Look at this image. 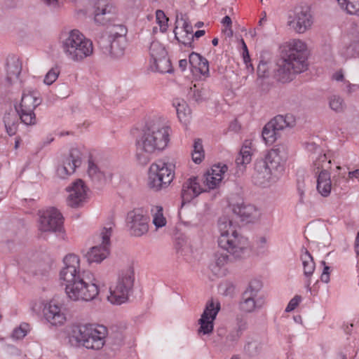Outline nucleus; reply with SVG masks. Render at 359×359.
<instances>
[{"instance_id": "obj_57", "label": "nucleus", "mask_w": 359, "mask_h": 359, "mask_svg": "<svg viewBox=\"0 0 359 359\" xmlns=\"http://www.w3.org/2000/svg\"><path fill=\"white\" fill-rule=\"evenodd\" d=\"M353 179H357L359 181V169L348 172V179H346V181H348V180Z\"/></svg>"}, {"instance_id": "obj_45", "label": "nucleus", "mask_w": 359, "mask_h": 359, "mask_svg": "<svg viewBox=\"0 0 359 359\" xmlns=\"http://www.w3.org/2000/svg\"><path fill=\"white\" fill-rule=\"evenodd\" d=\"M127 28L122 25H114L110 32L109 36L116 38H126Z\"/></svg>"}, {"instance_id": "obj_63", "label": "nucleus", "mask_w": 359, "mask_h": 359, "mask_svg": "<svg viewBox=\"0 0 359 359\" xmlns=\"http://www.w3.org/2000/svg\"><path fill=\"white\" fill-rule=\"evenodd\" d=\"M344 78V75L341 72H337L334 75V79L337 81H341Z\"/></svg>"}, {"instance_id": "obj_32", "label": "nucleus", "mask_w": 359, "mask_h": 359, "mask_svg": "<svg viewBox=\"0 0 359 359\" xmlns=\"http://www.w3.org/2000/svg\"><path fill=\"white\" fill-rule=\"evenodd\" d=\"M313 158L312 170L314 175H318L321 172H329L328 170L331 168V160L327 159L325 154H320Z\"/></svg>"}, {"instance_id": "obj_23", "label": "nucleus", "mask_w": 359, "mask_h": 359, "mask_svg": "<svg viewBox=\"0 0 359 359\" xmlns=\"http://www.w3.org/2000/svg\"><path fill=\"white\" fill-rule=\"evenodd\" d=\"M20 119V113H19L17 105H15L14 109L10 108L5 112L3 117V121L6 133L9 136H13L16 134Z\"/></svg>"}, {"instance_id": "obj_3", "label": "nucleus", "mask_w": 359, "mask_h": 359, "mask_svg": "<svg viewBox=\"0 0 359 359\" xmlns=\"http://www.w3.org/2000/svg\"><path fill=\"white\" fill-rule=\"evenodd\" d=\"M281 48L276 72L278 80L286 83L307 69V46L304 41L294 39L285 43Z\"/></svg>"}, {"instance_id": "obj_17", "label": "nucleus", "mask_w": 359, "mask_h": 359, "mask_svg": "<svg viewBox=\"0 0 359 359\" xmlns=\"http://www.w3.org/2000/svg\"><path fill=\"white\" fill-rule=\"evenodd\" d=\"M345 172H339L333 176L332 180L330 172H321L315 175L316 177V189L323 197L330 195L332 189H335L340 186L341 180L345 177Z\"/></svg>"}, {"instance_id": "obj_10", "label": "nucleus", "mask_w": 359, "mask_h": 359, "mask_svg": "<svg viewBox=\"0 0 359 359\" xmlns=\"http://www.w3.org/2000/svg\"><path fill=\"white\" fill-rule=\"evenodd\" d=\"M313 22L311 8L304 4L295 6L290 12L287 23L295 32L303 34L311 29Z\"/></svg>"}, {"instance_id": "obj_11", "label": "nucleus", "mask_w": 359, "mask_h": 359, "mask_svg": "<svg viewBox=\"0 0 359 359\" xmlns=\"http://www.w3.org/2000/svg\"><path fill=\"white\" fill-rule=\"evenodd\" d=\"M41 102L36 91L28 90L22 93L20 104L18 107L22 123L26 126H33L36 123L34 109L41 104Z\"/></svg>"}, {"instance_id": "obj_12", "label": "nucleus", "mask_w": 359, "mask_h": 359, "mask_svg": "<svg viewBox=\"0 0 359 359\" xmlns=\"http://www.w3.org/2000/svg\"><path fill=\"white\" fill-rule=\"evenodd\" d=\"M112 234V228L104 227L97 236V241L100 245L92 247L86 254V258L90 263H101L110 254V238Z\"/></svg>"}, {"instance_id": "obj_1", "label": "nucleus", "mask_w": 359, "mask_h": 359, "mask_svg": "<svg viewBox=\"0 0 359 359\" xmlns=\"http://www.w3.org/2000/svg\"><path fill=\"white\" fill-rule=\"evenodd\" d=\"M65 266L60 272L62 284L67 297L74 302H90L96 299L100 287L94 274L89 271H80V259L76 255L65 257Z\"/></svg>"}, {"instance_id": "obj_8", "label": "nucleus", "mask_w": 359, "mask_h": 359, "mask_svg": "<svg viewBox=\"0 0 359 359\" xmlns=\"http://www.w3.org/2000/svg\"><path fill=\"white\" fill-rule=\"evenodd\" d=\"M134 270L128 267L121 271L117 282L109 287L107 299L113 304H121L128 298V294L134 283Z\"/></svg>"}, {"instance_id": "obj_56", "label": "nucleus", "mask_w": 359, "mask_h": 359, "mask_svg": "<svg viewBox=\"0 0 359 359\" xmlns=\"http://www.w3.org/2000/svg\"><path fill=\"white\" fill-rule=\"evenodd\" d=\"M175 38L182 43H183L186 46H191V37L188 36L186 35V37L183 39H180L177 36V33H175Z\"/></svg>"}, {"instance_id": "obj_48", "label": "nucleus", "mask_w": 359, "mask_h": 359, "mask_svg": "<svg viewBox=\"0 0 359 359\" xmlns=\"http://www.w3.org/2000/svg\"><path fill=\"white\" fill-rule=\"evenodd\" d=\"M156 21L160 26L161 32H165L167 29L168 18L162 11H157L156 13Z\"/></svg>"}, {"instance_id": "obj_46", "label": "nucleus", "mask_w": 359, "mask_h": 359, "mask_svg": "<svg viewBox=\"0 0 359 359\" xmlns=\"http://www.w3.org/2000/svg\"><path fill=\"white\" fill-rule=\"evenodd\" d=\"M39 230L41 233H55L57 236L62 235L65 232L64 226H41Z\"/></svg>"}, {"instance_id": "obj_53", "label": "nucleus", "mask_w": 359, "mask_h": 359, "mask_svg": "<svg viewBox=\"0 0 359 359\" xmlns=\"http://www.w3.org/2000/svg\"><path fill=\"white\" fill-rule=\"evenodd\" d=\"M222 23L225 25L226 27V28H229V29H226V32H227V34L229 36H232V34H233V32L231 29V25H232V22H231V19L229 16L226 15L225 16L222 20Z\"/></svg>"}, {"instance_id": "obj_21", "label": "nucleus", "mask_w": 359, "mask_h": 359, "mask_svg": "<svg viewBox=\"0 0 359 359\" xmlns=\"http://www.w3.org/2000/svg\"><path fill=\"white\" fill-rule=\"evenodd\" d=\"M206 189L202 187L196 177L189 178L182 186V197L184 201H190Z\"/></svg>"}, {"instance_id": "obj_33", "label": "nucleus", "mask_w": 359, "mask_h": 359, "mask_svg": "<svg viewBox=\"0 0 359 359\" xmlns=\"http://www.w3.org/2000/svg\"><path fill=\"white\" fill-rule=\"evenodd\" d=\"M172 105L176 109L179 120L182 123H187L190 115V109L187 102L181 98H175L172 101Z\"/></svg>"}, {"instance_id": "obj_22", "label": "nucleus", "mask_w": 359, "mask_h": 359, "mask_svg": "<svg viewBox=\"0 0 359 359\" xmlns=\"http://www.w3.org/2000/svg\"><path fill=\"white\" fill-rule=\"evenodd\" d=\"M233 212L241 218V222L247 223L254 222L259 212L256 208L251 204L237 203L233 205Z\"/></svg>"}, {"instance_id": "obj_30", "label": "nucleus", "mask_w": 359, "mask_h": 359, "mask_svg": "<svg viewBox=\"0 0 359 359\" xmlns=\"http://www.w3.org/2000/svg\"><path fill=\"white\" fill-rule=\"evenodd\" d=\"M251 142L249 140L245 141L243 147L241 149L240 153L236 156V163L240 169L245 168V165L249 164L251 162Z\"/></svg>"}, {"instance_id": "obj_58", "label": "nucleus", "mask_w": 359, "mask_h": 359, "mask_svg": "<svg viewBox=\"0 0 359 359\" xmlns=\"http://www.w3.org/2000/svg\"><path fill=\"white\" fill-rule=\"evenodd\" d=\"M183 28H184V32L186 33V35L188 36L189 34H192V32H193L192 26L191 25H189L188 22H187L185 21L184 22Z\"/></svg>"}, {"instance_id": "obj_60", "label": "nucleus", "mask_w": 359, "mask_h": 359, "mask_svg": "<svg viewBox=\"0 0 359 359\" xmlns=\"http://www.w3.org/2000/svg\"><path fill=\"white\" fill-rule=\"evenodd\" d=\"M188 62L186 59L180 60L179 61V67L182 69V71H184L187 68Z\"/></svg>"}, {"instance_id": "obj_51", "label": "nucleus", "mask_w": 359, "mask_h": 359, "mask_svg": "<svg viewBox=\"0 0 359 359\" xmlns=\"http://www.w3.org/2000/svg\"><path fill=\"white\" fill-rule=\"evenodd\" d=\"M40 2L48 8V10L50 11H57L60 6L61 4L59 1V0H39Z\"/></svg>"}, {"instance_id": "obj_6", "label": "nucleus", "mask_w": 359, "mask_h": 359, "mask_svg": "<svg viewBox=\"0 0 359 359\" xmlns=\"http://www.w3.org/2000/svg\"><path fill=\"white\" fill-rule=\"evenodd\" d=\"M60 43L66 57L72 62H82L93 53L92 41L78 29L62 33Z\"/></svg>"}, {"instance_id": "obj_40", "label": "nucleus", "mask_w": 359, "mask_h": 359, "mask_svg": "<svg viewBox=\"0 0 359 359\" xmlns=\"http://www.w3.org/2000/svg\"><path fill=\"white\" fill-rule=\"evenodd\" d=\"M30 330L29 324L23 323L19 327H16L12 334V337L16 339H21L24 338Z\"/></svg>"}, {"instance_id": "obj_43", "label": "nucleus", "mask_w": 359, "mask_h": 359, "mask_svg": "<svg viewBox=\"0 0 359 359\" xmlns=\"http://www.w3.org/2000/svg\"><path fill=\"white\" fill-rule=\"evenodd\" d=\"M330 107L335 111H341L344 107L343 99L339 96H332L330 99Z\"/></svg>"}, {"instance_id": "obj_4", "label": "nucleus", "mask_w": 359, "mask_h": 359, "mask_svg": "<svg viewBox=\"0 0 359 359\" xmlns=\"http://www.w3.org/2000/svg\"><path fill=\"white\" fill-rule=\"evenodd\" d=\"M287 157V149L284 145H278L270 149L263 158L256 160L253 182L259 186L267 187L275 182L278 174L283 170V162Z\"/></svg>"}, {"instance_id": "obj_9", "label": "nucleus", "mask_w": 359, "mask_h": 359, "mask_svg": "<svg viewBox=\"0 0 359 359\" xmlns=\"http://www.w3.org/2000/svg\"><path fill=\"white\" fill-rule=\"evenodd\" d=\"M174 178V166L171 163L158 161L150 165L149 170V185L158 191L166 187Z\"/></svg>"}, {"instance_id": "obj_19", "label": "nucleus", "mask_w": 359, "mask_h": 359, "mask_svg": "<svg viewBox=\"0 0 359 359\" xmlns=\"http://www.w3.org/2000/svg\"><path fill=\"white\" fill-rule=\"evenodd\" d=\"M45 319L53 326H62L67 321V315L62 305L50 302L43 309Z\"/></svg>"}, {"instance_id": "obj_54", "label": "nucleus", "mask_w": 359, "mask_h": 359, "mask_svg": "<svg viewBox=\"0 0 359 359\" xmlns=\"http://www.w3.org/2000/svg\"><path fill=\"white\" fill-rule=\"evenodd\" d=\"M330 268L328 266H324L323 273L321 274L320 279L324 283H328L330 281Z\"/></svg>"}, {"instance_id": "obj_47", "label": "nucleus", "mask_w": 359, "mask_h": 359, "mask_svg": "<svg viewBox=\"0 0 359 359\" xmlns=\"http://www.w3.org/2000/svg\"><path fill=\"white\" fill-rule=\"evenodd\" d=\"M208 91L205 88L194 89L193 90V99L196 102H201L208 98Z\"/></svg>"}, {"instance_id": "obj_36", "label": "nucleus", "mask_w": 359, "mask_h": 359, "mask_svg": "<svg viewBox=\"0 0 359 359\" xmlns=\"http://www.w3.org/2000/svg\"><path fill=\"white\" fill-rule=\"evenodd\" d=\"M280 136V133L278 132L272 125L268 122L263 128L262 137L266 144H273L277 138Z\"/></svg>"}, {"instance_id": "obj_38", "label": "nucleus", "mask_w": 359, "mask_h": 359, "mask_svg": "<svg viewBox=\"0 0 359 359\" xmlns=\"http://www.w3.org/2000/svg\"><path fill=\"white\" fill-rule=\"evenodd\" d=\"M342 9L351 15H359V0H337Z\"/></svg>"}, {"instance_id": "obj_42", "label": "nucleus", "mask_w": 359, "mask_h": 359, "mask_svg": "<svg viewBox=\"0 0 359 359\" xmlns=\"http://www.w3.org/2000/svg\"><path fill=\"white\" fill-rule=\"evenodd\" d=\"M127 232L135 237L141 236L149 231L148 226H128Z\"/></svg>"}, {"instance_id": "obj_61", "label": "nucleus", "mask_w": 359, "mask_h": 359, "mask_svg": "<svg viewBox=\"0 0 359 359\" xmlns=\"http://www.w3.org/2000/svg\"><path fill=\"white\" fill-rule=\"evenodd\" d=\"M205 32L204 30H198L194 33V35H191V39H193L194 37L198 39L201 36H203L205 34Z\"/></svg>"}, {"instance_id": "obj_7", "label": "nucleus", "mask_w": 359, "mask_h": 359, "mask_svg": "<svg viewBox=\"0 0 359 359\" xmlns=\"http://www.w3.org/2000/svg\"><path fill=\"white\" fill-rule=\"evenodd\" d=\"M236 226H224L220 229L219 245L234 257L241 259L249 255L250 249L247 238L240 236Z\"/></svg>"}, {"instance_id": "obj_34", "label": "nucleus", "mask_w": 359, "mask_h": 359, "mask_svg": "<svg viewBox=\"0 0 359 359\" xmlns=\"http://www.w3.org/2000/svg\"><path fill=\"white\" fill-rule=\"evenodd\" d=\"M150 68L154 72L159 73H170L172 72L171 63L168 55L161 57L150 62Z\"/></svg>"}, {"instance_id": "obj_44", "label": "nucleus", "mask_w": 359, "mask_h": 359, "mask_svg": "<svg viewBox=\"0 0 359 359\" xmlns=\"http://www.w3.org/2000/svg\"><path fill=\"white\" fill-rule=\"evenodd\" d=\"M166 219L163 213V208L161 206H156L155 212L153 213V224H166Z\"/></svg>"}, {"instance_id": "obj_25", "label": "nucleus", "mask_w": 359, "mask_h": 359, "mask_svg": "<svg viewBox=\"0 0 359 359\" xmlns=\"http://www.w3.org/2000/svg\"><path fill=\"white\" fill-rule=\"evenodd\" d=\"M300 259L302 262L304 275L306 277L305 285L309 287L311 285L310 278L315 271L316 264L313 257L306 248L302 249Z\"/></svg>"}, {"instance_id": "obj_64", "label": "nucleus", "mask_w": 359, "mask_h": 359, "mask_svg": "<svg viewBox=\"0 0 359 359\" xmlns=\"http://www.w3.org/2000/svg\"><path fill=\"white\" fill-rule=\"evenodd\" d=\"M299 196H300L299 202L302 203H304V200H303L304 191L301 189H299Z\"/></svg>"}, {"instance_id": "obj_55", "label": "nucleus", "mask_w": 359, "mask_h": 359, "mask_svg": "<svg viewBox=\"0 0 359 359\" xmlns=\"http://www.w3.org/2000/svg\"><path fill=\"white\" fill-rule=\"evenodd\" d=\"M242 41V44H243V60H244V62L245 63V65H247V67H248V62H250V56H249V53H248V48H247V46L245 43V41L242 39L241 40Z\"/></svg>"}, {"instance_id": "obj_5", "label": "nucleus", "mask_w": 359, "mask_h": 359, "mask_svg": "<svg viewBox=\"0 0 359 359\" xmlns=\"http://www.w3.org/2000/svg\"><path fill=\"white\" fill-rule=\"evenodd\" d=\"M106 327L92 323L73 325L69 333V342L87 349L100 350L107 336Z\"/></svg>"}, {"instance_id": "obj_29", "label": "nucleus", "mask_w": 359, "mask_h": 359, "mask_svg": "<svg viewBox=\"0 0 359 359\" xmlns=\"http://www.w3.org/2000/svg\"><path fill=\"white\" fill-rule=\"evenodd\" d=\"M189 62L193 68L197 69L203 76L209 75L208 61L200 54L192 52L189 55Z\"/></svg>"}, {"instance_id": "obj_20", "label": "nucleus", "mask_w": 359, "mask_h": 359, "mask_svg": "<svg viewBox=\"0 0 359 359\" xmlns=\"http://www.w3.org/2000/svg\"><path fill=\"white\" fill-rule=\"evenodd\" d=\"M227 166L224 164L214 165L204 175L203 184L208 189H216L221 183Z\"/></svg>"}, {"instance_id": "obj_37", "label": "nucleus", "mask_w": 359, "mask_h": 359, "mask_svg": "<svg viewBox=\"0 0 359 359\" xmlns=\"http://www.w3.org/2000/svg\"><path fill=\"white\" fill-rule=\"evenodd\" d=\"M149 53L151 56L150 62L167 55V52L165 48L160 42L156 41L151 43Z\"/></svg>"}, {"instance_id": "obj_62", "label": "nucleus", "mask_w": 359, "mask_h": 359, "mask_svg": "<svg viewBox=\"0 0 359 359\" xmlns=\"http://www.w3.org/2000/svg\"><path fill=\"white\" fill-rule=\"evenodd\" d=\"M355 251L358 255H359V233L357 235L355 239Z\"/></svg>"}, {"instance_id": "obj_49", "label": "nucleus", "mask_w": 359, "mask_h": 359, "mask_svg": "<svg viewBox=\"0 0 359 359\" xmlns=\"http://www.w3.org/2000/svg\"><path fill=\"white\" fill-rule=\"evenodd\" d=\"M58 75L59 71L57 69L52 68L46 74L43 81L46 85H51L56 81Z\"/></svg>"}, {"instance_id": "obj_52", "label": "nucleus", "mask_w": 359, "mask_h": 359, "mask_svg": "<svg viewBox=\"0 0 359 359\" xmlns=\"http://www.w3.org/2000/svg\"><path fill=\"white\" fill-rule=\"evenodd\" d=\"M301 302V297L300 296H295L293 297L287 304L285 311L287 312H290L296 309V307L299 305V304Z\"/></svg>"}, {"instance_id": "obj_41", "label": "nucleus", "mask_w": 359, "mask_h": 359, "mask_svg": "<svg viewBox=\"0 0 359 359\" xmlns=\"http://www.w3.org/2000/svg\"><path fill=\"white\" fill-rule=\"evenodd\" d=\"M228 261L229 256L226 253H217L215 255V265L212 266V270L218 273L219 271L215 268L218 267V270H219L228 263Z\"/></svg>"}, {"instance_id": "obj_2", "label": "nucleus", "mask_w": 359, "mask_h": 359, "mask_svg": "<svg viewBox=\"0 0 359 359\" xmlns=\"http://www.w3.org/2000/svg\"><path fill=\"white\" fill-rule=\"evenodd\" d=\"M171 129L159 120L147 122L135 139V157L139 164L145 165L153 156L164 150L169 142Z\"/></svg>"}, {"instance_id": "obj_59", "label": "nucleus", "mask_w": 359, "mask_h": 359, "mask_svg": "<svg viewBox=\"0 0 359 359\" xmlns=\"http://www.w3.org/2000/svg\"><path fill=\"white\" fill-rule=\"evenodd\" d=\"M257 245H259V247L262 248H265L266 245V239L265 237H260L259 238V239L257 240Z\"/></svg>"}, {"instance_id": "obj_24", "label": "nucleus", "mask_w": 359, "mask_h": 359, "mask_svg": "<svg viewBox=\"0 0 359 359\" xmlns=\"http://www.w3.org/2000/svg\"><path fill=\"white\" fill-rule=\"evenodd\" d=\"M38 217L41 224H63L65 222L63 215L55 208L39 210Z\"/></svg>"}, {"instance_id": "obj_35", "label": "nucleus", "mask_w": 359, "mask_h": 359, "mask_svg": "<svg viewBox=\"0 0 359 359\" xmlns=\"http://www.w3.org/2000/svg\"><path fill=\"white\" fill-rule=\"evenodd\" d=\"M21 65L18 60L14 59L7 62L6 65V79L12 83L18 79L21 72Z\"/></svg>"}, {"instance_id": "obj_26", "label": "nucleus", "mask_w": 359, "mask_h": 359, "mask_svg": "<svg viewBox=\"0 0 359 359\" xmlns=\"http://www.w3.org/2000/svg\"><path fill=\"white\" fill-rule=\"evenodd\" d=\"M109 46L105 47V52L114 57H119L124 53L126 46V38L108 36Z\"/></svg>"}, {"instance_id": "obj_27", "label": "nucleus", "mask_w": 359, "mask_h": 359, "mask_svg": "<svg viewBox=\"0 0 359 359\" xmlns=\"http://www.w3.org/2000/svg\"><path fill=\"white\" fill-rule=\"evenodd\" d=\"M150 218L147 210L135 208L127 213L126 222L130 224H148Z\"/></svg>"}, {"instance_id": "obj_28", "label": "nucleus", "mask_w": 359, "mask_h": 359, "mask_svg": "<svg viewBox=\"0 0 359 359\" xmlns=\"http://www.w3.org/2000/svg\"><path fill=\"white\" fill-rule=\"evenodd\" d=\"M269 123L272 125L275 130L280 133L284 129L294 127L296 123V118L292 114L278 115L272 118Z\"/></svg>"}, {"instance_id": "obj_31", "label": "nucleus", "mask_w": 359, "mask_h": 359, "mask_svg": "<svg viewBox=\"0 0 359 359\" xmlns=\"http://www.w3.org/2000/svg\"><path fill=\"white\" fill-rule=\"evenodd\" d=\"M88 175L92 182L96 184H104L107 180V175L91 160L88 161Z\"/></svg>"}, {"instance_id": "obj_16", "label": "nucleus", "mask_w": 359, "mask_h": 359, "mask_svg": "<svg viewBox=\"0 0 359 359\" xmlns=\"http://www.w3.org/2000/svg\"><path fill=\"white\" fill-rule=\"evenodd\" d=\"M220 310V303L214 299L209 300L205 306V308L198 320L200 327L198 333L208 334L212 332L214 328V320L218 312Z\"/></svg>"}, {"instance_id": "obj_39", "label": "nucleus", "mask_w": 359, "mask_h": 359, "mask_svg": "<svg viewBox=\"0 0 359 359\" xmlns=\"http://www.w3.org/2000/svg\"><path fill=\"white\" fill-rule=\"evenodd\" d=\"M192 160L196 163H200L205 156L202 141L197 139L194 141L191 152Z\"/></svg>"}, {"instance_id": "obj_14", "label": "nucleus", "mask_w": 359, "mask_h": 359, "mask_svg": "<svg viewBox=\"0 0 359 359\" xmlns=\"http://www.w3.org/2000/svg\"><path fill=\"white\" fill-rule=\"evenodd\" d=\"M68 193L67 204L73 208H79L84 205L88 198V188L84 182L78 179L66 188Z\"/></svg>"}, {"instance_id": "obj_18", "label": "nucleus", "mask_w": 359, "mask_h": 359, "mask_svg": "<svg viewBox=\"0 0 359 359\" xmlns=\"http://www.w3.org/2000/svg\"><path fill=\"white\" fill-rule=\"evenodd\" d=\"M116 13V8L110 0H98L94 6V22L105 25L115 18Z\"/></svg>"}, {"instance_id": "obj_50", "label": "nucleus", "mask_w": 359, "mask_h": 359, "mask_svg": "<svg viewBox=\"0 0 359 359\" xmlns=\"http://www.w3.org/2000/svg\"><path fill=\"white\" fill-rule=\"evenodd\" d=\"M257 75L259 78H265L269 75V64L261 61L257 67Z\"/></svg>"}, {"instance_id": "obj_15", "label": "nucleus", "mask_w": 359, "mask_h": 359, "mask_svg": "<svg viewBox=\"0 0 359 359\" xmlns=\"http://www.w3.org/2000/svg\"><path fill=\"white\" fill-rule=\"evenodd\" d=\"M81 164V154L77 149H72L69 153L63 156L56 168V175L61 179H66Z\"/></svg>"}, {"instance_id": "obj_13", "label": "nucleus", "mask_w": 359, "mask_h": 359, "mask_svg": "<svg viewBox=\"0 0 359 359\" xmlns=\"http://www.w3.org/2000/svg\"><path fill=\"white\" fill-rule=\"evenodd\" d=\"M262 283L258 280L252 281L248 288L243 294V301L240 306L242 311L252 312L256 308H259L264 304L265 297L260 293Z\"/></svg>"}]
</instances>
